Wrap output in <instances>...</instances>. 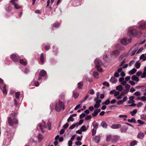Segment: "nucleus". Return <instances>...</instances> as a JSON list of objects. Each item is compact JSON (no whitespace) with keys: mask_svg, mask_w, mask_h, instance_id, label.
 Returning <instances> with one entry per match:
<instances>
[{"mask_svg":"<svg viewBox=\"0 0 146 146\" xmlns=\"http://www.w3.org/2000/svg\"><path fill=\"white\" fill-rule=\"evenodd\" d=\"M92 125L94 129H97L98 128V124L96 122L94 121Z\"/></svg>","mask_w":146,"mask_h":146,"instance_id":"23","label":"nucleus"},{"mask_svg":"<svg viewBox=\"0 0 146 146\" xmlns=\"http://www.w3.org/2000/svg\"><path fill=\"white\" fill-rule=\"evenodd\" d=\"M138 28L140 30L144 29L146 28V23L143 22H140L139 23Z\"/></svg>","mask_w":146,"mask_h":146,"instance_id":"11","label":"nucleus"},{"mask_svg":"<svg viewBox=\"0 0 146 146\" xmlns=\"http://www.w3.org/2000/svg\"><path fill=\"white\" fill-rule=\"evenodd\" d=\"M53 51L55 54H56L58 52V48L56 47L53 46Z\"/></svg>","mask_w":146,"mask_h":146,"instance_id":"39","label":"nucleus"},{"mask_svg":"<svg viewBox=\"0 0 146 146\" xmlns=\"http://www.w3.org/2000/svg\"><path fill=\"white\" fill-rule=\"evenodd\" d=\"M143 105V104L142 103L140 102L138 103L137 104V107L139 108V107H141Z\"/></svg>","mask_w":146,"mask_h":146,"instance_id":"62","label":"nucleus"},{"mask_svg":"<svg viewBox=\"0 0 146 146\" xmlns=\"http://www.w3.org/2000/svg\"><path fill=\"white\" fill-rule=\"evenodd\" d=\"M146 77V71H144L142 74L141 75V77L142 78H144Z\"/></svg>","mask_w":146,"mask_h":146,"instance_id":"54","label":"nucleus"},{"mask_svg":"<svg viewBox=\"0 0 146 146\" xmlns=\"http://www.w3.org/2000/svg\"><path fill=\"white\" fill-rule=\"evenodd\" d=\"M19 62L21 64L23 65H26L27 64V62L25 60L23 59H20L19 60Z\"/></svg>","mask_w":146,"mask_h":146,"instance_id":"20","label":"nucleus"},{"mask_svg":"<svg viewBox=\"0 0 146 146\" xmlns=\"http://www.w3.org/2000/svg\"><path fill=\"white\" fill-rule=\"evenodd\" d=\"M94 63L98 70L100 72H102V69L101 68L102 64L101 60L99 59H96Z\"/></svg>","mask_w":146,"mask_h":146,"instance_id":"5","label":"nucleus"},{"mask_svg":"<svg viewBox=\"0 0 146 146\" xmlns=\"http://www.w3.org/2000/svg\"><path fill=\"white\" fill-rule=\"evenodd\" d=\"M44 54L42 53L41 54L40 56V61L41 64H43L44 61Z\"/></svg>","mask_w":146,"mask_h":146,"instance_id":"15","label":"nucleus"},{"mask_svg":"<svg viewBox=\"0 0 146 146\" xmlns=\"http://www.w3.org/2000/svg\"><path fill=\"white\" fill-rule=\"evenodd\" d=\"M134 97L133 96H131L129 98L130 100L128 101V104H131L134 103V101L133 100Z\"/></svg>","mask_w":146,"mask_h":146,"instance_id":"27","label":"nucleus"},{"mask_svg":"<svg viewBox=\"0 0 146 146\" xmlns=\"http://www.w3.org/2000/svg\"><path fill=\"white\" fill-rule=\"evenodd\" d=\"M47 125L48 127V129L50 130L51 129V123L50 121L47 122Z\"/></svg>","mask_w":146,"mask_h":146,"instance_id":"45","label":"nucleus"},{"mask_svg":"<svg viewBox=\"0 0 146 146\" xmlns=\"http://www.w3.org/2000/svg\"><path fill=\"white\" fill-rule=\"evenodd\" d=\"M14 102L15 105L16 106L18 107L19 106V104H18V102H17V100L15 99L14 100Z\"/></svg>","mask_w":146,"mask_h":146,"instance_id":"58","label":"nucleus"},{"mask_svg":"<svg viewBox=\"0 0 146 146\" xmlns=\"http://www.w3.org/2000/svg\"><path fill=\"white\" fill-rule=\"evenodd\" d=\"M128 121L130 123L133 122V123H136V120L134 118H132L131 119H128Z\"/></svg>","mask_w":146,"mask_h":146,"instance_id":"36","label":"nucleus"},{"mask_svg":"<svg viewBox=\"0 0 146 146\" xmlns=\"http://www.w3.org/2000/svg\"><path fill=\"white\" fill-rule=\"evenodd\" d=\"M128 33L129 36L131 37H134L137 35L138 32L137 30L134 29L129 30Z\"/></svg>","mask_w":146,"mask_h":146,"instance_id":"8","label":"nucleus"},{"mask_svg":"<svg viewBox=\"0 0 146 146\" xmlns=\"http://www.w3.org/2000/svg\"><path fill=\"white\" fill-rule=\"evenodd\" d=\"M111 54L112 55L118 56L119 54V51L117 50H114L112 52Z\"/></svg>","mask_w":146,"mask_h":146,"instance_id":"16","label":"nucleus"},{"mask_svg":"<svg viewBox=\"0 0 146 146\" xmlns=\"http://www.w3.org/2000/svg\"><path fill=\"white\" fill-rule=\"evenodd\" d=\"M60 24L58 22H56L53 24L52 25V28L53 29V27L57 28L59 27Z\"/></svg>","mask_w":146,"mask_h":146,"instance_id":"25","label":"nucleus"},{"mask_svg":"<svg viewBox=\"0 0 146 146\" xmlns=\"http://www.w3.org/2000/svg\"><path fill=\"white\" fill-rule=\"evenodd\" d=\"M140 59H143V61L146 60V56H145L144 54H142L140 57Z\"/></svg>","mask_w":146,"mask_h":146,"instance_id":"41","label":"nucleus"},{"mask_svg":"<svg viewBox=\"0 0 146 146\" xmlns=\"http://www.w3.org/2000/svg\"><path fill=\"white\" fill-rule=\"evenodd\" d=\"M141 100L143 101H145L146 100V97L143 96L141 97Z\"/></svg>","mask_w":146,"mask_h":146,"instance_id":"60","label":"nucleus"},{"mask_svg":"<svg viewBox=\"0 0 146 146\" xmlns=\"http://www.w3.org/2000/svg\"><path fill=\"white\" fill-rule=\"evenodd\" d=\"M74 120V118H72V117L70 116L68 119V122H69L70 121H73Z\"/></svg>","mask_w":146,"mask_h":146,"instance_id":"48","label":"nucleus"},{"mask_svg":"<svg viewBox=\"0 0 146 146\" xmlns=\"http://www.w3.org/2000/svg\"><path fill=\"white\" fill-rule=\"evenodd\" d=\"M103 84L104 85L106 86L107 87H109L110 86L109 84L107 82H104L103 83Z\"/></svg>","mask_w":146,"mask_h":146,"instance_id":"61","label":"nucleus"},{"mask_svg":"<svg viewBox=\"0 0 146 146\" xmlns=\"http://www.w3.org/2000/svg\"><path fill=\"white\" fill-rule=\"evenodd\" d=\"M137 121L138 123L139 124L138 125V126H139L143 125L145 123L144 122L140 119L138 120H137Z\"/></svg>","mask_w":146,"mask_h":146,"instance_id":"30","label":"nucleus"},{"mask_svg":"<svg viewBox=\"0 0 146 146\" xmlns=\"http://www.w3.org/2000/svg\"><path fill=\"white\" fill-rule=\"evenodd\" d=\"M101 111V110L100 109H97L95 110L94 112V113L92 114V115L93 117H96V116L98 113H99Z\"/></svg>","mask_w":146,"mask_h":146,"instance_id":"13","label":"nucleus"},{"mask_svg":"<svg viewBox=\"0 0 146 146\" xmlns=\"http://www.w3.org/2000/svg\"><path fill=\"white\" fill-rule=\"evenodd\" d=\"M50 48V46L48 44L46 45H44V48L45 50H48Z\"/></svg>","mask_w":146,"mask_h":146,"instance_id":"43","label":"nucleus"},{"mask_svg":"<svg viewBox=\"0 0 146 146\" xmlns=\"http://www.w3.org/2000/svg\"><path fill=\"white\" fill-rule=\"evenodd\" d=\"M132 39L131 38H129L128 40H127V39L125 38H124L122 39L121 40V44L124 45H127L129 42H131Z\"/></svg>","mask_w":146,"mask_h":146,"instance_id":"9","label":"nucleus"},{"mask_svg":"<svg viewBox=\"0 0 146 146\" xmlns=\"http://www.w3.org/2000/svg\"><path fill=\"white\" fill-rule=\"evenodd\" d=\"M78 94L76 92H74L73 96L75 98H76L78 97Z\"/></svg>","mask_w":146,"mask_h":146,"instance_id":"37","label":"nucleus"},{"mask_svg":"<svg viewBox=\"0 0 146 146\" xmlns=\"http://www.w3.org/2000/svg\"><path fill=\"white\" fill-rule=\"evenodd\" d=\"M0 88L3 93L5 94H6L7 93V86L6 84H3V81L1 78H0Z\"/></svg>","mask_w":146,"mask_h":146,"instance_id":"4","label":"nucleus"},{"mask_svg":"<svg viewBox=\"0 0 146 146\" xmlns=\"http://www.w3.org/2000/svg\"><path fill=\"white\" fill-rule=\"evenodd\" d=\"M11 59L15 62H18L20 58V56L17 54H13L11 56Z\"/></svg>","mask_w":146,"mask_h":146,"instance_id":"7","label":"nucleus"},{"mask_svg":"<svg viewBox=\"0 0 146 146\" xmlns=\"http://www.w3.org/2000/svg\"><path fill=\"white\" fill-rule=\"evenodd\" d=\"M83 85V83L82 81H81L79 82L78 84V88L79 89H81L82 88V87Z\"/></svg>","mask_w":146,"mask_h":146,"instance_id":"18","label":"nucleus"},{"mask_svg":"<svg viewBox=\"0 0 146 146\" xmlns=\"http://www.w3.org/2000/svg\"><path fill=\"white\" fill-rule=\"evenodd\" d=\"M110 99H109L107 100L105 102H104L102 103L103 104H105L106 105H108L110 104Z\"/></svg>","mask_w":146,"mask_h":146,"instance_id":"49","label":"nucleus"},{"mask_svg":"<svg viewBox=\"0 0 146 146\" xmlns=\"http://www.w3.org/2000/svg\"><path fill=\"white\" fill-rule=\"evenodd\" d=\"M18 0H11L10 2L14 6V8L16 9H19L22 8V6L18 4L17 2Z\"/></svg>","mask_w":146,"mask_h":146,"instance_id":"6","label":"nucleus"},{"mask_svg":"<svg viewBox=\"0 0 146 146\" xmlns=\"http://www.w3.org/2000/svg\"><path fill=\"white\" fill-rule=\"evenodd\" d=\"M110 81L113 83H115L116 82L117 80L115 77L113 76L111 77Z\"/></svg>","mask_w":146,"mask_h":146,"instance_id":"24","label":"nucleus"},{"mask_svg":"<svg viewBox=\"0 0 146 146\" xmlns=\"http://www.w3.org/2000/svg\"><path fill=\"white\" fill-rule=\"evenodd\" d=\"M118 140V137L117 136H112L111 138V141L112 142H116Z\"/></svg>","mask_w":146,"mask_h":146,"instance_id":"17","label":"nucleus"},{"mask_svg":"<svg viewBox=\"0 0 146 146\" xmlns=\"http://www.w3.org/2000/svg\"><path fill=\"white\" fill-rule=\"evenodd\" d=\"M116 89L119 91H121L123 89V87L122 85H119L116 87Z\"/></svg>","mask_w":146,"mask_h":146,"instance_id":"33","label":"nucleus"},{"mask_svg":"<svg viewBox=\"0 0 146 146\" xmlns=\"http://www.w3.org/2000/svg\"><path fill=\"white\" fill-rule=\"evenodd\" d=\"M120 124H114L111 126V128L113 129H118L121 127Z\"/></svg>","mask_w":146,"mask_h":146,"instance_id":"19","label":"nucleus"},{"mask_svg":"<svg viewBox=\"0 0 146 146\" xmlns=\"http://www.w3.org/2000/svg\"><path fill=\"white\" fill-rule=\"evenodd\" d=\"M130 86L128 84H126L125 85V88L127 90H129L130 88Z\"/></svg>","mask_w":146,"mask_h":146,"instance_id":"57","label":"nucleus"},{"mask_svg":"<svg viewBox=\"0 0 146 146\" xmlns=\"http://www.w3.org/2000/svg\"><path fill=\"white\" fill-rule=\"evenodd\" d=\"M131 79L134 81L138 82L139 81V80L138 77L134 75L131 77Z\"/></svg>","mask_w":146,"mask_h":146,"instance_id":"22","label":"nucleus"},{"mask_svg":"<svg viewBox=\"0 0 146 146\" xmlns=\"http://www.w3.org/2000/svg\"><path fill=\"white\" fill-rule=\"evenodd\" d=\"M112 136L110 135H108L107 137H106V141L108 142L110 141V140H111V138Z\"/></svg>","mask_w":146,"mask_h":146,"instance_id":"53","label":"nucleus"},{"mask_svg":"<svg viewBox=\"0 0 146 146\" xmlns=\"http://www.w3.org/2000/svg\"><path fill=\"white\" fill-rule=\"evenodd\" d=\"M87 130L86 127L85 125H83L80 128V130L82 131H86Z\"/></svg>","mask_w":146,"mask_h":146,"instance_id":"38","label":"nucleus"},{"mask_svg":"<svg viewBox=\"0 0 146 146\" xmlns=\"http://www.w3.org/2000/svg\"><path fill=\"white\" fill-rule=\"evenodd\" d=\"M20 95V93L19 92H17L15 93V96L16 98L18 99L19 98V96Z\"/></svg>","mask_w":146,"mask_h":146,"instance_id":"52","label":"nucleus"},{"mask_svg":"<svg viewBox=\"0 0 146 146\" xmlns=\"http://www.w3.org/2000/svg\"><path fill=\"white\" fill-rule=\"evenodd\" d=\"M140 117L141 119L146 120V114H142Z\"/></svg>","mask_w":146,"mask_h":146,"instance_id":"44","label":"nucleus"},{"mask_svg":"<svg viewBox=\"0 0 146 146\" xmlns=\"http://www.w3.org/2000/svg\"><path fill=\"white\" fill-rule=\"evenodd\" d=\"M137 71V70L135 68H133L131 71H129V74L130 75H132L134 74Z\"/></svg>","mask_w":146,"mask_h":146,"instance_id":"28","label":"nucleus"},{"mask_svg":"<svg viewBox=\"0 0 146 146\" xmlns=\"http://www.w3.org/2000/svg\"><path fill=\"white\" fill-rule=\"evenodd\" d=\"M75 143L76 145L78 146L82 144L81 142L80 141H76Z\"/></svg>","mask_w":146,"mask_h":146,"instance_id":"56","label":"nucleus"},{"mask_svg":"<svg viewBox=\"0 0 146 146\" xmlns=\"http://www.w3.org/2000/svg\"><path fill=\"white\" fill-rule=\"evenodd\" d=\"M137 112V110L136 109H135L133 110L132 111L130 112V113L131 114L132 116H134L135 114H136Z\"/></svg>","mask_w":146,"mask_h":146,"instance_id":"31","label":"nucleus"},{"mask_svg":"<svg viewBox=\"0 0 146 146\" xmlns=\"http://www.w3.org/2000/svg\"><path fill=\"white\" fill-rule=\"evenodd\" d=\"M16 114L15 112L11 113L8 117V123L10 126L18 124V121L16 118Z\"/></svg>","mask_w":146,"mask_h":146,"instance_id":"1","label":"nucleus"},{"mask_svg":"<svg viewBox=\"0 0 146 146\" xmlns=\"http://www.w3.org/2000/svg\"><path fill=\"white\" fill-rule=\"evenodd\" d=\"M144 137V134L141 132H139L137 135V138L141 139H143Z\"/></svg>","mask_w":146,"mask_h":146,"instance_id":"14","label":"nucleus"},{"mask_svg":"<svg viewBox=\"0 0 146 146\" xmlns=\"http://www.w3.org/2000/svg\"><path fill=\"white\" fill-rule=\"evenodd\" d=\"M137 141L134 140L130 143V146H134L137 144Z\"/></svg>","mask_w":146,"mask_h":146,"instance_id":"32","label":"nucleus"},{"mask_svg":"<svg viewBox=\"0 0 146 146\" xmlns=\"http://www.w3.org/2000/svg\"><path fill=\"white\" fill-rule=\"evenodd\" d=\"M89 92L91 94H94V92L92 89H91L89 91Z\"/></svg>","mask_w":146,"mask_h":146,"instance_id":"63","label":"nucleus"},{"mask_svg":"<svg viewBox=\"0 0 146 146\" xmlns=\"http://www.w3.org/2000/svg\"><path fill=\"white\" fill-rule=\"evenodd\" d=\"M100 135L96 136L94 138V140L96 143H98L100 141Z\"/></svg>","mask_w":146,"mask_h":146,"instance_id":"21","label":"nucleus"},{"mask_svg":"<svg viewBox=\"0 0 146 146\" xmlns=\"http://www.w3.org/2000/svg\"><path fill=\"white\" fill-rule=\"evenodd\" d=\"M37 137L38 141H41L43 138V137L42 135L40 134H38Z\"/></svg>","mask_w":146,"mask_h":146,"instance_id":"29","label":"nucleus"},{"mask_svg":"<svg viewBox=\"0 0 146 146\" xmlns=\"http://www.w3.org/2000/svg\"><path fill=\"white\" fill-rule=\"evenodd\" d=\"M96 129H93L92 130V136H94L95 135L96 133Z\"/></svg>","mask_w":146,"mask_h":146,"instance_id":"46","label":"nucleus"},{"mask_svg":"<svg viewBox=\"0 0 146 146\" xmlns=\"http://www.w3.org/2000/svg\"><path fill=\"white\" fill-rule=\"evenodd\" d=\"M85 116V114L84 113H82L80 115V119L82 118H84V117Z\"/></svg>","mask_w":146,"mask_h":146,"instance_id":"64","label":"nucleus"},{"mask_svg":"<svg viewBox=\"0 0 146 146\" xmlns=\"http://www.w3.org/2000/svg\"><path fill=\"white\" fill-rule=\"evenodd\" d=\"M94 100L96 102V103L98 104H100L102 102V101L101 100H98L97 98H95Z\"/></svg>","mask_w":146,"mask_h":146,"instance_id":"50","label":"nucleus"},{"mask_svg":"<svg viewBox=\"0 0 146 146\" xmlns=\"http://www.w3.org/2000/svg\"><path fill=\"white\" fill-rule=\"evenodd\" d=\"M68 126H69L68 123H67L63 126V128L65 129H66V128H67L68 127Z\"/></svg>","mask_w":146,"mask_h":146,"instance_id":"59","label":"nucleus"},{"mask_svg":"<svg viewBox=\"0 0 146 146\" xmlns=\"http://www.w3.org/2000/svg\"><path fill=\"white\" fill-rule=\"evenodd\" d=\"M127 54H123L122 55H121L119 58V60H121L125 56H127Z\"/></svg>","mask_w":146,"mask_h":146,"instance_id":"35","label":"nucleus"},{"mask_svg":"<svg viewBox=\"0 0 146 146\" xmlns=\"http://www.w3.org/2000/svg\"><path fill=\"white\" fill-rule=\"evenodd\" d=\"M78 125V123L74 124H73L69 127V128L70 129H74L76 126H77Z\"/></svg>","mask_w":146,"mask_h":146,"instance_id":"40","label":"nucleus"},{"mask_svg":"<svg viewBox=\"0 0 146 146\" xmlns=\"http://www.w3.org/2000/svg\"><path fill=\"white\" fill-rule=\"evenodd\" d=\"M93 75L95 78H99V74L97 72H94Z\"/></svg>","mask_w":146,"mask_h":146,"instance_id":"42","label":"nucleus"},{"mask_svg":"<svg viewBox=\"0 0 146 146\" xmlns=\"http://www.w3.org/2000/svg\"><path fill=\"white\" fill-rule=\"evenodd\" d=\"M55 110L57 112H60L65 109V105L63 102L59 100L58 104H56L55 107Z\"/></svg>","mask_w":146,"mask_h":146,"instance_id":"2","label":"nucleus"},{"mask_svg":"<svg viewBox=\"0 0 146 146\" xmlns=\"http://www.w3.org/2000/svg\"><path fill=\"white\" fill-rule=\"evenodd\" d=\"M12 9V6L9 4H7L6 5L5 9L6 11L8 12H10L11 11Z\"/></svg>","mask_w":146,"mask_h":146,"instance_id":"12","label":"nucleus"},{"mask_svg":"<svg viewBox=\"0 0 146 146\" xmlns=\"http://www.w3.org/2000/svg\"><path fill=\"white\" fill-rule=\"evenodd\" d=\"M101 125L104 128H106L107 127V124L105 121H102L101 124Z\"/></svg>","mask_w":146,"mask_h":146,"instance_id":"26","label":"nucleus"},{"mask_svg":"<svg viewBox=\"0 0 146 146\" xmlns=\"http://www.w3.org/2000/svg\"><path fill=\"white\" fill-rule=\"evenodd\" d=\"M47 74V72L45 71L42 70L40 71L38 76L37 74L36 73L35 74V77L36 78H37V80L39 81L41 80L42 77H46Z\"/></svg>","mask_w":146,"mask_h":146,"instance_id":"3","label":"nucleus"},{"mask_svg":"<svg viewBox=\"0 0 146 146\" xmlns=\"http://www.w3.org/2000/svg\"><path fill=\"white\" fill-rule=\"evenodd\" d=\"M34 84L37 87L39 86L38 82L37 81H34L33 82Z\"/></svg>","mask_w":146,"mask_h":146,"instance_id":"47","label":"nucleus"},{"mask_svg":"<svg viewBox=\"0 0 146 146\" xmlns=\"http://www.w3.org/2000/svg\"><path fill=\"white\" fill-rule=\"evenodd\" d=\"M140 66V64L138 62H137L136 64H135V67L137 69L139 68Z\"/></svg>","mask_w":146,"mask_h":146,"instance_id":"51","label":"nucleus"},{"mask_svg":"<svg viewBox=\"0 0 146 146\" xmlns=\"http://www.w3.org/2000/svg\"><path fill=\"white\" fill-rule=\"evenodd\" d=\"M39 127L42 133H44L45 130H44V129L47 128V127L45 122H43L42 124H40L39 125Z\"/></svg>","mask_w":146,"mask_h":146,"instance_id":"10","label":"nucleus"},{"mask_svg":"<svg viewBox=\"0 0 146 146\" xmlns=\"http://www.w3.org/2000/svg\"><path fill=\"white\" fill-rule=\"evenodd\" d=\"M127 116L126 115H119V117L120 118H123V120L125 121L126 120V118L127 117Z\"/></svg>","mask_w":146,"mask_h":146,"instance_id":"34","label":"nucleus"},{"mask_svg":"<svg viewBox=\"0 0 146 146\" xmlns=\"http://www.w3.org/2000/svg\"><path fill=\"white\" fill-rule=\"evenodd\" d=\"M123 101L122 100H119L117 102V104L118 105H121L123 103Z\"/></svg>","mask_w":146,"mask_h":146,"instance_id":"55","label":"nucleus"}]
</instances>
